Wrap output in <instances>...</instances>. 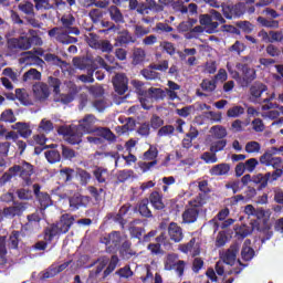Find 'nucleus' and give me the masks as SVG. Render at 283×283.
<instances>
[{
    "label": "nucleus",
    "instance_id": "nucleus-1",
    "mask_svg": "<svg viewBox=\"0 0 283 283\" xmlns=\"http://www.w3.org/2000/svg\"><path fill=\"white\" fill-rule=\"evenodd\" d=\"M94 123H96V117H94V115H86L78 122V125H76V128L82 134H96V136H87V143H91V145H103V140L116 143V135L112 132V129L105 127H94Z\"/></svg>",
    "mask_w": 283,
    "mask_h": 283
},
{
    "label": "nucleus",
    "instance_id": "nucleus-2",
    "mask_svg": "<svg viewBox=\"0 0 283 283\" xmlns=\"http://www.w3.org/2000/svg\"><path fill=\"white\" fill-rule=\"evenodd\" d=\"M119 262L118 255H112L111 260L107 256H101L92 264L94 269L90 271V282L94 283L105 280V277H108V275H112L116 271Z\"/></svg>",
    "mask_w": 283,
    "mask_h": 283
},
{
    "label": "nucleus",
    "instance_id": "nucleus-3",
    "mask_svg": "<svg viewBox=\"0 0 283 283\" xmlns=\"http://www.w3.org/2000/svg\"><path fill=\"white\" fill-rule=\"evenodd\" d=\"M74 224V217L72 214H62L56 223L49 226L44 230V240L46 242H52L54 238L63 235L70 231L71 227Z\"/></svg>",
    "mask_w": 283,
    "mask_h": 283
},
{
    "label": "nucleus",
    "instance_id": "nucleus-4",
    "mask_svg": "<svg viewBox=\"0 0 283 283\" xmlns=\"http://www.w3.org/2000/svg\"><path fill=\"white\" fill-rule=\"evenodd\" d=\"M24 180V185L29 186L32 185V175L34 174V168L29 163H23L22 165H14L13 167L9 168L7 172H4L1 177L2 182H10L12 178L19 176Z\"/></svg>",
    "mask_w": 283,
    "mask_h": 283
},
{
    "label": "nucleus",
    "instance_id": "nucleus-5",
    "mask_svg": "<svg viewBox=\"0 0 283 283\" xmlns=\"http://www.w3.org/2000/svg\"><path fill=\"white\" fill-rule=\"evenodd\" d=\"M238 253H240L239 243H233L228 250L220 253V258L224 264H229L230 266H234V264H237V266H239L230 270L228 275H232V273L240 275V273H242V271H244V269L248 266V264H243L240 260H238Z\"/></svg>",
    "mask_w": 283,
    "mask_h": 283
},
{
    "label": "nucleus",
    "instance_id": "nucleus-6",
    "mask_svg": "<svg viewBox=\"0 0 283 283\" xmlns=\"http://www.w3.org/2000/svg\"><path fill=\"white\" fill-rule=\"evenodd\" d=\"M199 23L205 25V32L207 34H213L218 32L220 23H227V20H224L221 12L211 10L210 14H201L199 17Z\"/></svg>",
    "mask_w": 283,
    "mask_h": 283
},
{
    "label": "nucleus",
    "instance_id": "nucleus-7",
    "mask_svg": "<svg viewBox=\"0 0 283 283\" xmlns=\"http://www.w3.org/2000/svg\"><path fill=\"white\" fill-rule=\"evenodd\" d=\"M43 40L39 35H22L20 38H11L7 45L9 50H30L32 45H42Z\"/></svg>",
    "mask_w": 283,
    "mask_h": 283
},
{
    "label": "nucleus",
    "instance_id": "nucleus-8",
    "mask_svg": "<svg viewBox=\"0 0 283 283\" xmlns=\"http://www.w3.org/2000/svg\"><path fill=\"white\" fill-rule=\"evenodd\" d=\"M98 67H103V70H106V72H109V74L116 70V66H109L107 62H105V59L97 55L93 59L91 69L87 70V75H78V81L82 83H94V72H96Z\"/></svg>",
    "mask_w": 283,
    "mask_h": 283
},
{
    "label": "nucleus",
    "instance_id": "nucleus-9",
    "mask_svg": "<svg viewBox=\"0 0 283 283\" xmlns=\"http://www.w3.org/2000/svg\"><path fill=\"white\" fill-rule=\"evenodd\" d=\"M282 178V170H274L272 172L256 174L252 176V185L258 191H262L269 187V182H275Z\"/></svg>",
    "mask_w": 283,
    "mask_h": 283
},
{
    "label": "nucleus",
    "instance_id": "nucleus-10",
    "mask_svg": "<svg viewBox=\"0 0 283 283\" xmlns=\"http://www.w3.org/2000/svg\"><path fill=\"white\" fill-rule=\"evenodd\" d=\"M28 222L22 226L21 231L27 235L36 233L41 230V220H45V212L43 210H35V212L27 216Z\"/></svg>",
    "mask_w": 283,
    "mask_h": 283
},
{
    "label": "nucleus",
    "instance_id": "nucleus-11",
    "mask_svg": "<svg viewBox=\"0 0 283 283\" xmlns=\"http://www.w3.org/2000/svg\"><path fill=\"white\" fill-rule=\"evenodd\" d=\"M268 90L269 88L263 83H254L250 87V103H254V105H262L264 103H269V101H273V98H275V94H272L270 97H262L264 92Z\"/></svg>",
    "mask_w": 283,
    "mask_h": 283
},
{
    "label": "nucleus",
    "instance_id": "nucleus-12",
    "mask_svg": "<svg viewBox=\"0 0 283 283\" xmlns=\"http://www.w3.org/2000/svg\"><path fill=\"white\" fill-rule=\"evenodd\" d=\"M187 266V262L178 259V254L169 253L164 260V269L165 271H175L178 277H182L185 275V268Z\"/></svg>",
    "mask_w": 283,
    "mask_h": 283
},
{
    "label": "nucleus",
    "instance_id": "nucleus-13",
    "mask_svg": "<svg viewBox=\"0 0 283 283\" xmlns=\"http://www.w3.org/2000/svg\"><path fill=\"white\" fill-rule=\"evenodd\" d=\"M237 70L242 74L239 81L241 87H249L258 78L255 69L249 67V64L237 63Z\"/></svg>",
    "mask_w": 283,
    "mask_h": 283
},
{
    "label": "nucleus",
    "instance_id": "nucleus-14",
    "mask_svg": "<svg viewBox=\"0 0 283 283\" xmlns=\"http://www.w3.org/2000/svg\"><path fill=\"white\" fill-rule=\"evenodd\" d=\"M221 11L226 19H240L247 12V3L221 4Z\"/></svg>",
    "mask_w": 283,
    "mask_h": 283
},
{
    "label": "nucleus",
    "instance_id": "nucleus-15",
    "mask_svg": "<svg viewBox=\"0 0 283 283\" xmlns=\"http://www.w3.org/2000/svg\"><path fill=\"white\" fill-rule=\"evenodd\" d=\"M123 238L120 237V232L113 231L99 239L102 244L106 245L107 253H114V251H118L120 249V242Z\"/></svg>",
    "mask_w": 283,
    "mask_h": 283
},
{
    "label": "nucleus",
    "instance_id": "nucleus-16",
    "mask_svg": "<svg viewBox=\"0 0 283 283\" xmlns=\"http://www.w3.org/2000/svg\"><path fill=\"white\" fill-rule=\"evenodd\" d=\"M70 34L74 33H67V31L56 27L49 31V36H51V39H55L57 43H62L63 45H72L74 43H78V38L71 36Z\"/></svg>",
    "mask_w": 283,
    "mask_h": 283
},
{
    "label": "nucleus",
    "instance_id": "nucleus-17",
    "mask_svg": "<svg viewBox=\"0 0 283 283\" xmlns=\"http://www.w3.org/2000/svg\"><path fill=\"white\" fill-rule=\"evenodd\" d=\"M158 148L156 146H150L149 149L144 153V160H153V161H140L139 169L143 171V174H147V171L151 170V167H156L158 165Z\"/></svg>",
    "mask_w": 283,
    "mask_h": 283
},
{
    "label": "nucleus",
    "instance_id": "nucleus-18",
    "mask_svg": "<svg viewBox=\"0 0 283 283\" xmlns=\"http://www.w3.org/2000/svg\"><path fill=\"white\" fill-rule=\"evenodd\" d=\"M60 134L66 136V140L70 145H80V143L83 142V134L76 128V125L60 128Z\"/></svg>",
    "mask_w": 283,
    "mask_h": 283
},
{
    "label": "nucleus",
    "instance_id": "nucleus-19",
    "mask_svg": "<svg viewBox=\"0 0 283 283\" xmlns=\"http://www.w3.org/2000/svg\"><path fill=\"white\" fill-rule=\"evenodd\" d=\"M18 9L20 12H23V14H27V21L32 25V28H41V24L39 23V20H36L35 13H34V4L30 1L20 2L18 6Z\"/></svg>",
    "mask_w": 283,
    "mask_h": 283
},
{
    "label": "nucleus",
    "instance_id": "nucleus-20",
    "mask_svg": "<svg viewBox=\"0 0 283 283\" xmlns=\"http://www.w3.org/2000/svg\"><path fill=\"white\" fill-rule=\"evenodd\" d=\"M72 260L65 261L64 263L55 262L51 264L46 270L41 272L40 280H50V277H55L59 273H63L67 266H70Z\"/></svg>",
    "mask_w": 283,
    "mask_h": 283
},
{
    "label": "nucleus",
    "instance_id": "nucleus-21",
    "mask_svg": "<svg viewBox=\"0 0 283 283\" xmlns=\"http://www.w3.org/2000/svg\"><path fill=\"white\" fill-rule=\"evenodd\" d=\"M128 84L129 80L127 78V75H125V73H117L113 77L114 90L117 94H119V96H123V94H125V92L129 90Z\"/></svg>",
    "mask_w": 283,
    "mask_h": 283
},
{
    "label": "nucleus",
    "instance_id": "nucleus-22",
    "mask_svg": "<svg viewBox=\"0 0 283 283\" xmlns=\"http://www.w3.org/2000/svg\"><path fill=\"white\" fill-rule=\"evenodd\" d=\"M62 30L67 31L69 34H75L78 36L81 34V30L78 28L73 27L76 23V19L72 14H64L61 18Z\"/></svg>",
    "mask_w": 283,
    "mask_h": 283
},
{
    "label": "nucleus",
    "instance_id": "nucleus-23",
    "mask_svg": "<svg viewBox=\"0 0 283 283\" xmlns=\"http://www.w3.org/2000/svg\"><path fill=\"white\" fill-rule=\"evenodd\" d=\"M69 205L71 211H78V209L87 207V205H90V197L83 196L81 193H74L72 197L69 198Z\"/></svg>",
    "mask_w": 283,
    "mask_h": 283
},
{
    "label": "nucleus",
    "instance_id": "nucleus-24",
    "mask_svg": "<svg viewBox=\"0 0 283 283\" xmlns=\"http://www.w3.org/2000/svg\"><path fill=\"white\" fill-rule=\"evenodd\" d=\"M200 211H202V208L197 205L186 209L182 213L184 224H193V222H197L198 217L200 216Z\"/></svg>",
    "mask_w": 283,
    "mask_h": 283
},
{
    "label": "nucleus",
    "instance_id": "nucleus-25",
    "mask_svg": "<svg viewBox=\"0 0 283 283\" xmlns=\"http://www.w3.org/2000/svg\"><path fill=\"white\" fill-rule=\"evenodd\" d=\"M25 209H28V203L19 202L14 203L11 207L4 208L2 213L4 218H14L17 216H21L23 211H25Z\"/></svg>",
    "mask_w": 283,
    "mask_h": 283
},
{
    "label": "nucleus",
    "instance_id": "nucleus-26",
    "mask_svg": "<svg viewBox=\"0 0 283 283\" xmlns=\"http://www.w3.org/2000/svg\"><path fill=\"white\" fill-rule=\"evenodd\" d=\"M179 251L181 253H190V255L196 258V255H200V243L196 242V238H192L188 243L181 244Z\"/></svg>",
    "mask_w": 283,
    "mask_h": 283
},
{
    "label": "nucleus",
    "instance_id": "nucleus-27",
    "mask_svg": "<svg viewBox=\"0 0 283 283\" xmlns=\"http://www.w3.org/2000/svg\"><path fill=\"white\" fill-rule=\"evenodd\" d=\"M168 235L172 242H182V238H185L182 228H180L176 222H171L168 226Z\"/></svg>",
    "mask_w": 283,
    "mask_h": 283
},
{
    "label": "nucleus",
    "instance_id": "nucleus-28",
    "mask_svg": "<svg viewBox=\"0 0 283 283\" xmlns=\"http://www.w3.org/2000/svg\"><path fill=\"white\" fill-rule=\"evenodd\" d=\"M7 98H10L11 101H14V98H17L22 105H32V102L30 101V95L24 88H17L15 94L7 95Z\"/></svg>",
    "mask_w": 283,
    "mask_h": 283
},
{
    "label": "nucleus",
    "instance_id": "nucleus-29",
    "mask_svg": "<svg viewBox=\"0 0 283 283\" xmlns=\"http://www.w3.org/2000/svg\"><path fill=\"white\" fill-rule=\"evenodd\" d=\"M148 202H150L151 207L157 211H163L165 209V202H163V195L158 191H154L150 193Z\"/></svg>",
    "mask_w": 283,
    "mask_h": 283
},
{
    "label": "nucleus",
    "instance_id": "nucleus-30",
    "mask_svg": "<svg viewBox=\"0 0 283 283\" xmlns=\"http://www.w3.org/2000/svg\"><path fill=\"white\" fill-rule=\"evenodd\" d=\"M33 94L39 101H45L50 96V86L48 84L34 85Z\"/></svg>",
    "mask_w": 283,
    "mask_h": 283
},
{
    "label": "nucleus",
    "instance_id": "nucleus-31",
    "mask_svg": "<svg viewBox=\"0 0 283 283\" xmlns=\"http://www.w3.org/2000/svg\"><path fill=\"white\" fill-rule=\"evenodd\" d=\"M116 45H129V43H136V38L129 33V31H122L115 39Z\"/></svg>",
    "mask_w": 283,
    "mask_h": 283
},
{
    "label": "nucleus",
    "instance_id": "nucleus-32",
    "mask_svg": "<svg viewBox=\"0 0 283 283\" xmlns=\"http://www.w3.org/2000/svg\"><path fill=\"white\" fill-rule=\"evenodd\" d=\"M231 171V166L229 164H218L212 166L210 169V176H228Z\"/></svg>",
    "mask_w": 283,
    "mask_h": 283
},
{
    "label": "nucleus",
    "instance_id": "nucleus-33",
    "mask_svg": "<svg viewBox=\"0 0 283 283\" xmlns=\"http://www.w3.org/2000/svg\"><path fill=\"white\" fill-rule=\"evenodd\" d=\"M23 59L25 65H38L39 67H43V65H45L43 59L39 57L36 54L32 52L24 53Z\"/></svg>",
    "mask_w": 283,
    "mask_h": 283
},
{
    "label": "nucleus",
    "instance_id": "nucleus-34",
    "mask_svg": "<svg viewBox=\"0 0 283 283\" xmlns=\"http://www.w3.org/2000/svg\"><path fill=\"white\" fill-rule=\"evenodd\" d=\"M249 244H251V240H245L241 250V258L244 262H251L255 258V250L249 247Z\"/></svg>",
    "mask_w": 283,
    "mask_h": 283
},
{
    "label": "nucleus",
    "instance_id": "nucleus-35",
    "mask_svg": "<svg viewBox=\"0 0 283 283\" xmlns=\"http://www.w3.org/2000/svg\"><path fill=\"white\" fill-rule=\"evenodd\" d=\"M13 129H17L18 134H20L21 138H30L32 136V129H30V125L27 123L18 122L12 126Z\"/></svg>",
    "mask_w": 283,
    "mask_h": 283
},
{
    "label": "nucleus",
    "instance_id": "nucleus-36",
    "mask_svg": "<svg viewBox=\"0 0 283 283\" xmlns=\"http://www.w3.org/2000/svg\"><path fill=\"white\" fill-rule=\"evenodd\" d=\"M137 211L143 218H154L149 209V199H143L137 206Z\"/></svg>",
    "mask_w": 283,
    "mask_h": 283
},
{
    "label": "nucleus",
    "instance_id": "nucleus-37",
    "mask_svg": "<svg viewBox=\"0 0 283 283\" xmlns=\"http://www.w3.org/2000/svg\"><path fill=\"white\" fill-rule=\"evenodd\" d=\"M172 8L181 12V14H187V12H189L190 14H196L198 12V4L196 3H190L187 8L182 6L180 2H175L172 4Z\"/></svg>",
    "mask_w": 283,
    "mask_h": 283
},
{
    "label": "nucleus",
    "instance_id": "nucleus-38",
    "mask_svg": "<svg viewBox=\"0 0 283 283\" xmlns=\"http://www.w3.org/2000/svg\"><path fill=\"white\" fill-rule=\"evenodd\" d=\"M98 28H104L99 29L98 33L99 34H108L109 32H118V27L114 24L113 22L102 20L99 21Z\"/></svg>",
    "mask_w": 283,
    "mask_h": 283
},
{
    "label": "nucleus",
    "instance_id": "nucleus-39",
    "mask_svg": "<svg viewBox=\"0 0 283 283\" xmlns=\"http://www.w3.org/2000/svg\"><path fill=\"white\" fill-rule=\"evenodd\" d=\"M108 14L115 23H125V18L123 17V13L120 12V9L116 6H112L108 9Z\"/></svg>",
    "mask_w": 283,
    "mask_h": 283
},
{
    "label": "nucleus",
    "instance_id": "nucleus-40",
    "mask_svg": "<svg viewBox=\"0 0 283 283\" xmlns=\"http://www.w3.org/2000/svg\"><path fill=\"white\" fill-rule=\"evenodd\" d=\"M39 203H40V208L38 210L43 211L45 213V209H48V207H52L53 202H52V198H50V196L46 192H42L39 197H36Z\"/></svg>",
    "mask_w": 283,
    "mask_h": 283
},
{
    "label": "nucleus",
    "instance_id": "nucleus-41",
    "mask_svg": "<svg viewBox=\"0 0 283 283\" xmlns=\"http://www.w3.org/2000/svg\"><path fill=\"white\" fill-rule=\"evenodd\" d=\"M119 253L126 260H129V258H133V255H136V252L132 250V242L129 241L123 242L122 247L119 248Z\"/></svg>",
    "mask_w": 283,
    "mask_h": 283
},
{
    "label": "nucleus",
    "instance_id": "nucleus-42",
    "mask_svg": "<svg viewBox=\"0 0 283 283\" xmlns=\"http://www.w3.org/2000/svg\"><path fill=\"white\" fill-rule=\"evenodd\" d=\"M44 156L50 163V165H55V163H61V153L56 149H50L44 153Z\"/></svg>",
    "mask_w": 283,
    "mask_h": 283
},
{
    "label": "nucleus",
    "instance_id": "nucleus-43",
    "mask_svg": "<svg viewBox=\"0 0 283 283\" xmlns=\"http://www.w3.org/2000/svg\"><path fill=\"white\" fill-rule=\"evenodd\" d=\"M74 174L75 171L72 168H62L59 174L60 180H62V182H72L74 179Z\"/></svg>",
    "mask_w": 283,
    "mask_h": 283
},
{
    "label": "nucleus",
    "instance_id": "nucleus-44",
    "mask_svg": "<svg viewBox=\"0 0 283 283\" xmlns=\"http://www.w3.org/2000/svg\"><path fill=\"white\" fill-rule=\"evenodd\" d=\"M142 76H144L146 81H156L160 78V73L151 69V64H150L147 69L142 70Z\"/></svg>",
    "mask_w": 283,
    "mask_h": 283
},
{
    "label": "nucleus",
    "instance_id": "nucleus-45",
    "mask_svg": "<svg viewBox=\"0 0 283 283\" xmlns=\"http://www.w3.org/2000/svg\"><path fill=\"white\" fill-rule=\"evenodd\" d=\"M258 23L262 25L263 28H271V29H277L280 28V21L273 20V19H266L264 17H259L256 19Z\"/></svg>",
    "mask_w": 283,
    "mask_h": 283
},
{
    "label": "nucleus",
    "instance_id": "nucleus-46",
    "mask_svg": "<svg viewBox=\"0 0 283 283\" xmlns=\"http://www.w3.org/2000/svg\"><path fill=\"white\" fill-rule=\"evenodd\" d=\"M251 233H253V227L243 224L235 229V235L238 240H244V238L251 235Z\"/></svg>",
    "mask_w": 283,
    "mask_h": 283
},
{
    "label": "nucleus",
    "instance_id": "nucleus-47",
    "mask_svg": "<svg viewBox=\"0 0 283 283\" xmlns=\"http://www.w3.org/2000/svg\"><path fill=\"white\" fill-rule=\"evenodd\" d=\"M93 176L95 178L96 181H98L99 184L106 182L107 180V169L103 168V167H96L93 170Z\"/></svg>",
    "mask_w": 283,
    "mask_h": 283
},
{
    "label": "nucleus",
    "instance_id": "nucleus-48",
    "mask_svg": "<svg viewBox=\"0 0 283 283\" xmlns=\"http://www.w3.org/2000/svg\"><path fill=\"white\" fill-rule=\"evenodd\" d=\"M227 218H229V208H224L221 211H219L218 214L212 220L209 221V226L213 227L219 222L227 220Z\"/></svg>",
    "mask_w": 283,
    "mask_h": 283
},
{
    "label": "nucleus",
    "instance_id": "nucleus-49",
    "mask_svg": "<svg viewBox=\"0 0 283 283\" xmlns=\"http://www.w3.org/2000/svg\"><path fill=\"white\" fill-rule=\"evenodd\" d=\"M95 49L101 50V52H105L106 54H109V52L114 51V45H112V42H109V40H102L95 43Z\"/></svg>",
    "mask_w": 283,
    "mask_h": 283
},
{
    "label": "nucleus",
    "instance_id": "nucleus-50",
    "mask_svg": "<svg viewBox=\"0 0 283 283\" xmlns=\"http://www.w3.org/2000/svg\"><path fill=\"white\" fill-rule=\"evenodd\" d=\"M23 81L28 83V81H41V72L36 69H31L23 74Z\"/></svg>",
    "mask_w": 283,
    "mask_h": 283
},
{
    "label": "nucleus",
    "instance_id": "nucleus-51",
    "mask_svg": "<svg viewBox=\"0 0 283 283\" xmlns=\"http://www.w3.org/2000/svg\"><path fill=\"white\" fill-rule=\"evenodd\" d=\"M147 96H149V98H154L155 101H163L165 98V91L163 88L150 87L147 91Z\"/></svg>",
    "mask_w": 283,
    "mask_h": 283
},
{
    "label": "nucleus",
    "instance_id": "nucleus-52",
    "mask_svg": "<svg viewBox=\"0 0 283 283\" xmlns=\"http://www.w3.org/2000/svg\"><path fill=\"white\" fill-rule=\"evenodd\" d=\"M242 115H244V107L238 105L229 108L227 112L228 118H240Z\"/></svg>",
    "mask_w": 283,
    "mask_h": 283
},
{
    "label": "nucleus",
    "instance_id": "nucleus-53",
    "mask_svg": "<svg viewBox=\"0 0 283 283\" xmlns=\"http://www.w3.org/2000/svg\"><path fill=\"white\" fill-rule=\"evenodd\" d=\"M247 216H256V218H264V209H255L252 205H248L244 208Z\"/></svg>",
    "mask_w": 283,
    "mask_h": 283
},
{
    "label": "nucleus",
    "instance_id": "nucleus-54",
    "mask_svg": "<svg viewBox=\"0 0 283 283\" xmlns=\"http://www.w3.org/2000/svg\"><path fill=\"white\" fill-rule=\"evenodd\" d=\"M235 222V220L233 219H226L223 221H219L217 224L211 226L213 233H218V231H220V229H229V227H231V224H233Z\"/></svg>",
    "mask_w": 283,
    "mask_h": 283
},
{
    "label": "nucleus",
    "instance_id": "nucleus-55",
    "mask_svg": "<svg viewBox=\"0 0 283 283\" xmlns=\"http://www.w3.org/2000/svg\"><path fill=\"white\" fill-rule=\"evenodd\" d=\"M44 61H46V63H52V65H63L65 63L59 55L52 53H45Z\"/></svg>",
    "mask_w": 283,
    "mask_h": 283
},
{
    "label": "nucleus",
    "instance_id": "nucleus-56",
    "mask_svg": "<svg viewBox=\"0 0 283 283\" xmlns=\"http://www.w3.org/2000/svg\"><path fill=\"white\" fill-rule=\"evenodd\" d=\"M176 132V127L174 125H166L159 128L157 136L160 138L166 136H174V133Z\"/></svg>",
    "mask_w": 283,
    "mask_h": 283
},
{
    "label": "nucleus",
    "instance_id": "nucleus-57",
    "mask_svg": "<svg viewBox=\"0 0 283 283\" xmlns=\"http://www.w3.org/2000/svg\"><path fill=\"white\" fill-rule=\"evenodd\" d=\"M145 4L149 12H163L165 10V7L163 4H158L156 0H146Z\"/></svg>",
    "mask_w": 283,
    "mask_h": 283
},
{
    "label": "nucleus",
    "instance_id": "nucleus-58",
    "mask_svg": "<svg viewBox=\"0 0 283 283\" xmlns=\"http://www.w3.org/2000/svg\"><path fill=\"white\" fill-rule=\"evenodd\" d=\"M211 132L214 138H219V140H222V138L227 137V128H224L223 126H220V125L212 126Z\"/></svg>",
    "mask_w": 283,
    "mask_h": 283
},
{
    "label": "nucleus",
    "instance_id": "nucleus-59",
    "mask_svg": "<svg viewBox=\"0 0 283 283\" xmlns=\"http://www.w3.org/2000/svg\"><path fill=\"white\" fill-rule=\"evenodd\" d=\"M201 160H205L207 165H213L218 163V155L213 151H206L201 155Z\"/></svg>",
    "mask_w": 283,
    "mask_h": 283
},
{
    "label": "nucleus",
    "instance_id": "nucleus-60",
    "mask_svg": "<svg viewBox=\"0 0 283 283\" xmlns=\"http://www.w3.org/2000/svg\"><path fill=\"white\" fill-rule=\"evenodd\" d=\"M260 149H262V145L258 142H249L245 145L247 154H260Z\"/></svg>",
    "mask_w": 283,
    "mask_h": 283
},
{
    "label": "nucleus",
    "instance_id": "nucleus-61",
    "mask_svg": "<svg viewBox=\"0 0 283 283\" xmlns=\"http://www.w3.org/2000/svg\"><path fill=\"white\" fill-rule=\"evenodd\" d=\"M226 189H231L232 193H239V191L244 189V186H242L240 179L230 181L226 185Z\"/></svg>",
    "mask_w": 283,
    "mask_h": 283
},
{
    "label": "nucleus",
    "instance_id": "nucleus-62",
    "mask_svg": "<svg viewBox=\"0 0 283 283\" xmlns=\"http://www.w3.org/2000/svg\"><path fill=\"white\" fill-rule=\"evenodd\" d=\"M144 283H163V276H160V274L156 273L155 277L154 274L151 273V271L147 270V274L146 276L143 279Z\"/></svg>",
    "mask_w": 283,
    "mask_h": 283
},
{
    "label": "nucleus",
    "instance_id": "nucleus-63",
    "mask_svg": "<svg viewBox=\"0 0 283 283\" xmlns=\"http://www.w3.org/2000/svg\"><path fill=\"white\" fill-rule=\"evenodd\" d=\"M40 132H44V134H50L54 129V124L52 120L42 119L39 125Z\"/></svg>",
    "mask_w": 283,
    "mask_h": 283
},
{
    "label": "nucleus",
    "instance_id": "nucleus-64",
    "mask_svg": "<svg viewBox=\"0 0 283 283\" xmlns=\"http://www.w3.org/2000/svg\"><path fill=\"white\" fill-rule=\"evenodd\" d=\"M217 81L214 78L212 80H203L201 83V87L205 92H214L217 87Z\"/></svg>",
    "mask_w": 283,
    "mask_h": 283
}]
</instances>
